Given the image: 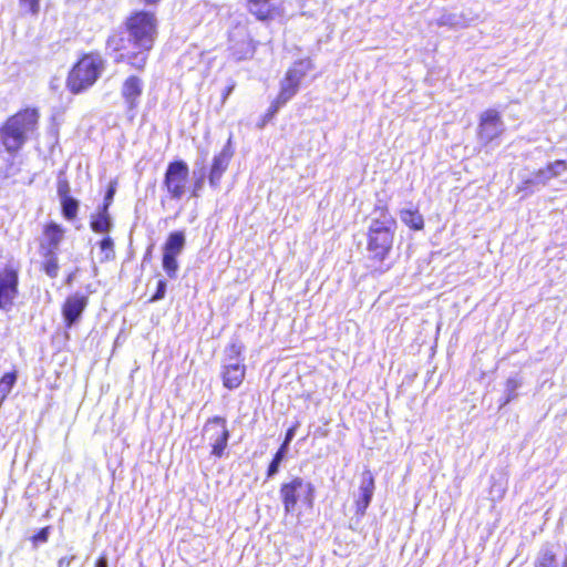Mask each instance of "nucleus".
<instances>
[{"label": "nucleus", "mask_w": 567, "mask_h": 567, "mask_svg": "<svg viewBox=\"0 0 567 567\" xmlns=\"http://www.w3.org/2000/svg\"><path fill=\"white\" fill-rule=\"evenodd\" d=\"M158 20L155 11L135 9L123 20V30H114L106 39V50L114 63L143 72L155 48Z\"/></svg>", "instance_id": "nucleus-1"}, {"label": "nucleus", "mask_w": 567, "mask_h": 567, "mask_svg": "<svg viewBox=\"0 0 567 567\" xmlns=\"http://www.w3.org/2000/svg\"><path fill=\"white\" fill-rule=\"evenodd\" d=\"M365 249L368 259L373 265H381L389 259L394 247L398 220L386 203L373 205L367 217Z\"/></svg>", "instance_id": "nucleus-2"}, {"label": "nucleus", "mask_w": 567, "mask_h": 567, "mask_svg": "<svg viewBox=\"0 0 567 567\" xmlns=\"http://www.w3.org/2000/svg\"><path fill=\"white\" fill-rule=\"evenodd\" d=\"M40 112L38 107L28 106L8 116L0 127L3 148L11 155L18 153L28 142L29 135L39 127Z\"/></svg>", "instance_id": "nucleus-3"}, {"label": "nucleus", "mask_w": 567, "mask_h": 567, "mask_svg": "<svg viewBox=\"0 0 567 567\" xmlns=\"http://www.w3.org/2000/svg\"><path fill=\"white\" fill-rule=\"evenodd\" d=\"M104 71V60L97 51L82 53L66 74L65 86L72 94H81L93 86Z\"/></svg>", "instance_id": "nucleus-4"}, {"label": "nucleus", "mask_w": 567, "mask_h": 567, "mask_svg": "<svg viewBox=\"0 0 567 567\" xmlns=\"http://www.w3.org/2000/svg\"><path fill=\"white\" fill-rule=\"evenodd\" d=\"M204 179L198 177L194 179L189 187V166L186 161L175 158L167 163L164 179H162V189L169 200H182L183 196L190 189V197L197 198L203 189Z\"/></svg>", "instance_id": "nucleus-5"}, {"label": "nucleus", "mask_w": 567, "mask_h": 567, "mask_svg": "<svg viewBox=\"0 0 567 567\" xmlns=\"http://www.w3.org/2000/svg\"><path fill=\"white\" fill-rule=\"evenodd\" d=\"M315 486L300 476H293L279 486L284 513L293 515L300 509H312L315 505Z\"/></svg>", "instance_id": "nucleus-6"}, {"label": "nucleus", "mask_w": 567, "mask_h": 567, "mask_svg": "<svg viewBox=\"0 0 567 567\" xmlns=\"http://www.w3.org/2000/svg\"><path fill=\"white\" fill-rule=\"evenodd\" d=\"M203 439L209 444V455L217 460L224 457L230 439L225 416L208 417L203 426Z\"/></svg>", "instance_id": "nucleus-7"}, {"label": "nucleus", "mask_w": 567, "mask_h": 567, "mask_svg": "<svg viewBox=\"0 0 567 567\" xmlns=\"http://www.w3.org/2000/svg\"><path fill=\"white\" fill-rule=\"evenodd\" d=\"M310 69L308 60H299L293 62L292 66L288 68L286 74L279 82V91L275 99L277 103H288L298 93L300 83Z\"/></svg>", "instance_id": "nucleus-8"}, {"label": "nucleus", "mask_w": 567, "mask_h": 567, "mask_svg": "<svg viewBox=\"0 0 567 567\" xmlns=\"http://www.w3.org/2000/svg\"><path fill=\"white\" fill-rule=\"evenodd\" d=\"M19 297V268L7 264L0 268V310L10 311Z\"/></svg>", "instance_id": "nucleus-9"}, {"label": "nucleus", "mask_w": 567, "mask_h": 567, "mask_svg": "<svg viewBox=\"0 0 567 567\" xmlns=\"http://www.w3.org/2000/svg\"><path fill=\"white\" fill-rule=\"evenodd\" d=\"M185 246V236L183 230H176L167 235L164 246H162V267L166 276L175 279L178 271L177 257L182 254Z\"/></svg>", "instance_id": "nucleus-10"}, {"label": "nucleus", "mask_w": 567, "mask_h": 567, "mask_svg": "<svg viewBox=\"0 0 567 567\" xmlns=\"http://www.w3.org/2000/svg\"><path fill=\"white\" fill-rule=\"evenodd\" d=\"M501 113L494 109H487L480 114L477 136L484 145L493 143L495 138H499L502 134Z\"/></svg>", "instance_id": "nucleus-11"}, {"label": "nucleus", "mask_w": 567, "mask_h": 567, "mask_svg": "<svg viewBox=\"0 0 567 567\" xmlns=\"http://www.w3.org/2000/svg\"><path fill=\"white\" fill-rule=\"evenodd\" d=\"M87 305L89 297L81 292L66 296L64 302L61 303V316L66 329L74 327L81 320Z\"/></svg>", "instance_id": "nucleus-12"}, {"label": "nucleus", "mask_w": 567, "mask_h": 567, "mask_svg": "<svg viewBox=\"0 0 567 567\" xmlns=\"http://www.w3.org/2000/svg\"><path fill=\"white\" fill-rule=\"evenodd\" d=\"M234 157V151L226 145L219 153L215 154L208 169V184L214 188H219L220 181L229 167L230 159Z\"/></svg>", "instance_id": "nucleus-13"}, {"label": "nucleus", "mask_w": 567, "mask_h": 567, "mask_svg": "<svg viewBox=\"0 0 567 567\" xmlns=\"http://www.w3.org/2000/svg\"><path fill=\"white\" fill-rule=\"evenodd\" d=\"M65 228L54 220L47 221L42 228V238L39 241V251H59Z\"/></svg>", "instance_id": "nucleus-14"}, {"label": "nucleus", "mask_w": 567, "mask_h": 567, "mask_svg": "<svg viewBox=\"0 0 567 567\" xmlns=\"http://www.w3.org/2000/svg\"><path fill=\"white\" fill-rule=\"evenodd\" d=\"M246 378V365L244 362L225 363L220 367V380L225 389L233 391L240 388Z\"/></svg>", "instance_id": "nucleus-15"}, {"label": "nucleus", "mask_w": 567, "mask_h": 567, "mask_svg": "<svg viewBox=\"0 0 567 567\" xmlns=\"http://www.w3.org/2000/svg\"><path fill=\"white\" fill-rule=\"evenodd\" d=\"M143 82L142 79L136 74H130L124 79L122 84V96L127 110H136L140 105V99L142 96Z\"/></svg>", "instance_id": "nucleus-16"}, {"label": "nucleus", "mask_w": 567, "mask_h": 567, "mask_svg": "<svg viewBox=\"0 0 567 567\" xmlns=\"http://www.w3.org/2000/svg\"><path fill=\"white\" fill-rule=\"evenodd\" d=\"M274 0H245L247 11L255 19L266 22L280 16V8L272 4Z\"/></svg>", "instance_id": "nucleus-17"}, {"label": "nucleus", "mask_w": 567, "mask_h": 567, "mask_svg": "<svg viewBox=\"0 0 567 567\" xmlns=\"http://www.w3.org/2000/svg\"><path fill=\"white\" fill-rule=\"evenodd\" d=\"M374 491V478L370 470L362 472V484L360 487V496L355 501V515L362 517L371 504Z\"/></svg>", "instance_id": "nucleus-18"}, {"label": "nucleus", "mask_w": 567, "mask_h": 567, "mask_svg": "<svg viewBox=\"0 0 567 567\" xmlns=\"http://www.w3.org/2000/svg\"><path fill=\"white\" fill-rule=\"evenodd\" d=\"M89 227L95 234H109L113 229L109 208H97L95 213H92L89 217Z\"/></svg>", "instance_id": "nucleus-19"}, {"label": "nucleus", "mask_w": 567, "mask_h": 567, "mask_svg": "<svg viewBox=\"0 0 567 567\" xmlns=\"http://www.w3.org/2000/svg\"><path fill=\"white\" fill-rule=\"evenodd\" d=\"M400 221L413 231L423 230L425 227L424 217L416 208H403L399 212Z\"/></svg>", "instance_id": "nucleus-20"}, {"label": "nucleus", "mask_w": 567, "mask_h": 567, "mask_svg": "<svg viewBox=\"0 0 567 567\" xmlns=\"http://www.w3.org/2000/svg\"><path fill=\"white\" fill-rule=\"evenodd\" d=\"M43 261L40 269L51 279H55L58 271H60V264L58 262V251H39Z\"/></svg>", "instance_id": "nucleus-21"}, {"label": "nucleus", "mask_w": 567, "mask_h": 567, "mask_svg": "<svg viewBox=\"0 0 567 567\" xmlns=\"http://www.w3.org/2000/svg\"><path fill=\"white\" fill-rule=\"evenodd\" d=\"M18 380V371L11 370L3 373L0 378V395H2V400H7L9 394L12 392L13 385Z\"/></svg>", "instance_id": "nucleus-22"}, {"label": "nucleus", "mask_w": 567, "mask_h": 567, "mask_svg": "<svg viewBox=\"0 0 567 567\" xmlns=\"http://www.w3.org/2000/svg\"><path fill=\"white\" fill-rule=\"evenodd\" d=\"M61 214L65 220L73 221L78 217L79 203L76 198L60 199Z\"/></svg>", "instance_id": "nucleus-23"}, {"label": "nucleus", "mask_w": 567, "mask_h": 567, "mask_svg": "<svg viewBox=\"0 0 567 567\" xmlns=\"http://www.w3.org/2000/svg\"><path fill=\"white\" fill-rule=\"evenodd\" d=\"M534 567H557V555L549 549H543L538 553Z\"/></svg>", "instance_id": "nucleus-24"}, {"label": "nucleus", "mask_w": 567, "mask_h": 567, "mask_svg": "<svg viewBox=\"0 0 567 567\" xmlns=\"http://www.w3.org/2000/svg\"><path fill=\"white\" fill-rule=\"evenodd\" d=\"M538 171H542L546 173L547 176H551L553 178L558 177V175L563 174L567 171V161L566 159H557L550 163H547L542 168H538Z\"/></svg>", "instance_id": "nucleus-25"}, {"label": "nucleus", "mask_w": 567, "mask_h": 567, "mask_svg": "<svg viewBox=\"0 0 567 567\" xmlns=\"http://www.w3.org/2000/svg\"><path fill=\"white\" fill-rule=\"evenodd\" d=\"M285 103H277L276 100L271 101L270 106H268L265 114L260 116V120L257 121V128L262 130L266 127V125L272 121L274 117H276V114L278 113V110L282 107Z\"/></svg>", "instance_id": "nucleus-26"}, {"label": "nucleus", "mask_w": 567, "mask_h": 567, "mask_svg": "<svg viewBox=\"0 0 567 567\" xmlns=\"http://www.w3.org/2000/svg\"><path fill=\"white\" fill-rule=\"evenodd\" d=\"M99 248H101V251L104 254V261H112L115 259L113 238L110 236H104L102 240L99 241Z\"/></svg>", "instance_id": "nucleus-27"}, {"label": "nucleus", "mask_w": 567, "mask_h": 567, "mask_svg": "<svg viewBox=\"0 0 567 567\" xmlns=\"http://www.w3.org/2000/svg\"><path fill=\"white\" fill-rule=\"evenodd\" d=\"M226 355H228L229 360H234L236 362H244L245 359L241 357L243 352V346L237 342H230L228 346H226L225 349Z\"/></svg>", "instance_id": "nucleus-28"}, {"label": "nucleus", "mask_w": 567, "mask_h": 567, "mask_svg": "<svg viewBox=\"0 0 567 567\" xmlns=\"http://www.w3.org/2000/svg\"><path fill=\"white\" fill-rule=\"evenodd\" d=\"M24 13L37 17L40 12V0H18Z\"/></svg>", "instance_id": "nucleus-29"}, {"label": "nucleus", "mask_w": 567, "mask_h": 567, "mask_svg": "<svg viewBox=\"0 0 567 567\" xmlns=\"http://www.w3.org/2000/svg\"><path fill=\"white\" fill-rule=\"evenodd\" d=\"M70 193V182L65 177H60L56 181V194H59L60 199L73 198Z\"/></svg>", "instance_id": "nucleus-30"}, {"label": "nucleus", "mask_w": 567, "mask_h": 567, "mask_svg": "<svg viewBox=\"0 0 567 567\" xmlns=\"http://www.w3.org/2000/svg\"><path fill=\"white\" fill-rule=\"evenodd\" d=\"M116 188V182H110L107 186L106 195H104L103 203L99 205L97 208L110 209V206L113 205L114 194Z\"/></svg>", "instance_id": "nucleus-31"}, {"label": "nucleus", "mask_w": 567, "mask_h": 567, "mask_svg": "<svg viewBox=\"0 0 567 567\" xmlns=\"http://www.w3.org/2000/svg\"><path fill=\"white\" fill-rule=\"evenodd\" d=\"M166 293V281L165 279H159L156 285V291L153 296L150 298V302L161 301L165 298Z\"/></svg>", "instance_id": "nucleus-32"}, {"label": "nucleus", "mask_w": 567, "mask_h": 567, "mask_svg": "<svg viewBox=\"0 0 567 567\" xmlns=\"http://www.w3.org/2000/svg\"><path fill=\"white\" fill-rule=\"evenodd\" d=\"M48 535H50V526H45L43 528H40V530H38V533L33 534L32 538H30V540H32V543L35 545V544H43L47 542L48 539Z\"/></svg>", "instance_id": "nucleus-33"}, {"label": "nucleus", "mask_w": 567, "mask_h": 567, "mask_svg": "<svg viewBox=\"0 0 567 567\" xmlns=\"http://www.w3.org/2000/svg\"><path fill=\"white\" fill-rule=\"evenodd\" d=\"M257 45H258V42L252 40V39H249V41H247V49H246V52L244 54H240L239 55V59H247V58H251L252 54L256 53V50H257Z\"/></svg>", "instance_id": "nucleus-34"}, {"label": "nucleus", "mask_w": 567, "mask_h": 567, "mask_svg": "<svg viewBox=\"0 0 567 567\" xmlns=\"http://www.w3.org/2000/svg\"><path fill=\"white\" fill-rule=\"evenodd\" d=\"M280 462L271 461L270 464H268L266 476L267 478H272L276 476L279 470Z\"/></svg>", "instance_id": "nucleus-35"}, {"label": "nucleus", "mask_w": 567, "mask_h": 567, "mask_svg": "<svg viewBox=\"0 0 567 567\" xmlns=\"http://www.w3.org/2000/svg\"><path fill=\"white\" fill-rule=\"evenodd\" d=\"M287 447L288 446H286L285 444H281V446L278 447L276 454L272 455L271 461L282 462V460L285 457V453L287 452Z\"/></svg>", "instance_id": "nucleus-36"}, {"label": "nucleus", "mask_w": 567, "mask_h": 567, "mask_svg": "<svg viewBox=\"0 0 567 567\" xmlns=\"http://www.w3.org/2000/svg\"><path fill=\"white\" fill-rule=\"evenodd\" d=\"M234 90H235L234 83H230L225 86V89L223 91V95H220V103H223V105L225 104V102H226L227 97L230 95V93L234 92Z\"/></svg>", "instance_id": "nucleus-37"}, {"label": "nucleus", "mask_w": 567, "mask_h": 567, "mask_svg": "<svg viewBox=\"0 0 567 567\" xmlns=\"http://www.w3.org/2000/svg\"><path fill=\"white\" fill-rule=\"evenodd\" d=\"M535 177L538 181V183L547 184V182L551 181V176H547L545 172L543 171H535Z\"/></svg>", "instance_id": "nucleus-38"}, {"label": "nucleus", "mask_w": 567, "mask_h": 567, "mask_svg": "<svg viewBox=\"0 0 567 567\" xmlns=\"http://www.w3.org/2000/svg\"><path fill=\"white\" fill-rule=\"evenodd\" d=\"M74 556H64L59 559V563H56V567H70L72 560H74Z\"/></svg>", "instance_id": "nucleus-39"}, {"label": "nucleus", "mask_w": 567, "mask_h": 567, "mask_svg": "<svg viewBox=\"0 0 567 567\" xmlns=\"http://www.w3.org/2000/svg\"><path fill=\"white\" fill-rule=\"evenodd\" d=\"M295 430H296V426H291L287 430V433H286V439H284V442L282 444H286V446L288 447V444L292 441L293 439V434H295Z\"/></svg>", "instance_id": "nucleus-40"}, {"label": "nucleus", "mask_w": 567, "mask_h": 567, "mask_svg": "<svg viewBox=\"0 0 567 567\" xmlns=\"http://www.w3.org/2000/svg\"><path fill=\"white\" fill-rule=\"evenodd\" d=\"M505 384H507V389L509 390V392H513L519 386V381L517 379L511 378L507 379V383Z\"/></svg>", "instance_id": "nucleus-41"}, {"label": "nucleus", "mask_w": 567, "mask_h": 567, "mask_svg": "<svg viewBox=\"0 0 567 567\" xmlns=\"http://www.w3.org/2000/svg\"><path fill=\"white\" fill-rule=\"evenodd\" d=\"M95 567H109L107 558L105 557V555L97 557V559L95 561Z\"/></svg>", "instance_id": "nucleus-42"}, {"label": "nucleus", "mask_w": 567, "mask_h": 567, "mask_svg": "<svg viewBox=\"0 0 567 567\" xmlns=\"http://www.w3.org/2000/svg\"><path fill=\"white\" fill-rule=\"evenodd\" d=\"M142 3L150 7H155L161 3L162 0H141Z\"/></svg>", "instance_id": "nucleus-43"}, {"label": "nucleus", "mask_w": 567, "mask_h": 567, "mask_svg": "<svg viewBox=\"0 0 567 567\" xmlns=\"http://www.w3.org/2000/svg\"><path fill=\"white\" fill-rule=\"evenodd\" d=\"M3 402L4 400H2V395H0V405H2Z\"/></svg>", "instance_id": "nucleus-44"}]
</instances>
